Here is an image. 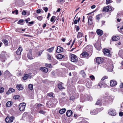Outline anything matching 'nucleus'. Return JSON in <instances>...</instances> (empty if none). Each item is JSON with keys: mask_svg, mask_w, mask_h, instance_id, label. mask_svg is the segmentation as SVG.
Instances as JSON below:
<instances>
[{"mask_svg": "<svg viewBox=\"0 0 123 123\" xmlns=\"http://www.w3.org/2000/svg\"><path fill=\"white\" fill-rule=\"evenodd\" d=\"M70 57L72 62H77V57L75 55L71 54L70 55Z\"/></svg>", "mask_w": 123, "mask_h": 123, "instance_id": "nucleus-1", "label": "nucleus"}, {"mask_svg": "<svg viewBox=\"0 0 123 123\" xmlns=\"http://www.w3.org/2000/svg\"><path fill=\"white\" fill-rule=\"evenodd\" d=\"M108 78V77L107 76H104L101 79L100 82L98 83V86L99 87H98V88H100L102 87L103 86L104 84L103 82V81L105 79H107Z\"/></svg>", "mask_w": 123, "mask_h": 123, "instance_id": "nucleus-2", "label": "nucleus"}, {"mask_svg": "<svg viewBox=\"0 0 123 123\" xmlns=\"http://www.w3.org/2000/svg\"><path fill=\"white\" fill-rule=\"evenodd\" d=\"M26 104L24 103H20L19 105V110L22 111L25 110Z\"/></svg>", "mask_w": 123, "mask_h": 123, "instance_id": "nucleus-3", "label": "nucleus"}, {"mask_svg": "<svg viewBox=\"0 0 123 123\" xmlns=\"http://www.w3.org/2000/svg\"><path fill=\"white\" fill-rule=\"evenodd\" d=\"M14 118V117L12 116L10 117H7L6 118L5 120L6 123H11L13 122Z\"/></svg>", "mask_w": 123, "mask_h": 123, "instance_id": "nucleus-4", "label": "nucleus"}, {"mask_svg": "<svg viewBox=\"0 0 123 123\" xmlns=\"http://www.w3.org/2000/svg\"><path fill=\"white\" fill-rule=\"evenodd\" d=\"M103 52L105 56H110L111 54L110 51L107 49H104Z\"/></svg>", "mask_w": 123, "mask_h": 123, "instance_id": "nucleus-5", "label": "nucleus"}, {"mask_svg": "<svg viewBox=\"0 0 123 123\" xmlns=\"http://www.w3.org/2000/svg\"><path fill=\"white\" fill-rule=\"evenodd\" d=\"M103 61V59L101 57H97L96 59V63L98 64L101 63Z\"/></svg>", "mask_w": 123, "mask_h": 123, "instance_id": "nucleus-6", "label": "nucleus"}, {"mask_svg": "<svg viewBox=\"0 0 123 123\" xmlns=\"http://www.w3.org/2000/svg\"><path fill=\"white\" fill-rule=\"evenodd\" d=\"M6 53V52L2 51L0 55V56L2 59H1V61L3 62H4L5 61V54Z\"/></svg>", "mask_w": 123, "mask_h": 123, "instance_id": "nucleus-7", "label": "nucleus"}, {"mask_svg": "<svg viewBox=\"0 0 123 123\" xmlns=\"http://www.w3.org/2000/svg\"><path fill=\"white\" fill-rule=\"evenodd\" d=\"M109 114L111 116H114L116 115V111L114 109H110L108 111Z\"/></svg>", "mask_w": 123, "mask_h": 123, "instance_id": "nucleus-8", "label": "nucleus"}, {"mask_svg": "<svg viewBox=\"0 0 123 123\" xmlns=\"http://www.w3.org/2000/svg\"><path fill=\"white\" fill-rule=\"evenodd\" d=\"M27 57L28 59L31 60L33 59V58L32 54V51L31 49L29 51V52L27 54Z\"/></svg>", "mask_w": 123, "mask_h": 123, "instance_id": "nucleus-9", "label": "nucleus"}, {"mask_svg": "<svg viewBox=\"0 0 123 123\" xmlns=\"http://www.w3.org/2000/svg\"><path fill=\"white\" fill-rule=\"evenodd\" d=\"M111 7L107 6L106 7H104L103 8L102 11L103 12H108L111 11Z\"/></svg>", "mask_w": 123, "mask_h": 123, "instance_id": "nucleus-10", "label": "nucleus"}, {"mask_svg": "<svg viewBox=\"0 0 123 123\" xmlns=\"http://www.w3.org/2000/svg\"><path fill=\"white\" fill-rule=\"evenodd\" d=\"M88 18V24L89 25H91L92 24V16H90L87 17Z\"/></svg>", "mask_w": 123, "mask_h": 123, "instance_id": "nucleus-11", "label": "nucleus"}, {"mask_svg": "<svg viewBox=\"0 0 123 123\" xmlns=\"http://www.w3.org/2000/svg\"><path fill=\"white\" fill-rule=\"evenodd\" d=\"M84 97L85 98L84 99L86 101L91 100L92 99V98L90 96H88L86 94L84 95Z\"/></svg>", "mask_w": 123, "mask_h": 123, "instance_id": "nucleus-12", "label": "nucleus"}, {"mask_svg": "<svg viewBox=\"0 0 123 123\" xmlns=\"http://www.w3.org/2000/svg\"><path fill=\"white\" fill-rule=\"evenodd\" d=\"M110 84L111 86H113L116 85L117 84V83L114 80H112L110 81Z\"/></svg>", "mask_w": 123, "mask_h": 123, "instance_id": "nucleus-13", "label": "nucleus"}, {"mask_svg": "<svg viewBox=\"0 0 123 123\" xmlns=\"http://www.w3.org/2000/svg\"><path fill=\"white\" fill-rule=\"evenodd\" d=\"M63 84L61 82H60L58 84V88L60 90L64 89V88L62 86Z\"/></svg>", "mask_w": 123, "mask_h": 123, "instance_id": "nucleus-14", "label": "nucleus"}, {"mask_svg": "<svg viewBox=\"0 0 123 123\" xmlns=\"http://www.w3.org/2000/svg\"><path fill=\"white\" fill-rule=\"evenodd\" d=\"M16 88L19 91L22 90H23L24 89V88L22 86V85L21 84H17L16 86Z\"/></svg>", "mask_w": 123, "mask_h": 123, "instance_id": "nucleus-15", "label": "nucleus"}, {"mask_svg": "<svg viewBox=\"0 0 123 123\" xmlns=\"http://www.w3.org/2000/svg\"><path fill=\"white\" fill-rule=\"evenodd\" d=\"M96 32L98 35L101 36L103 34V31L100 29H97Z\"/></svg>", "mask_w": 123, "mask_h": 123, "instance_id": "nucleus-16", "label": "nucleus"}, {"mask_svg": "<svg viewBox=\"0 0 123 123\" xmlns=\"http://www.w3.org/2000/svg\"><path fill=\"white\" fill-rule=\"evenodd\" d=\"M15 91V90L14 89L12 88H10L8 91L6 92V94H9L10 93L14 92Z\"/></svg>", "mask_w": 123, "mask_h": 123, "instance_id": "nucleus-17", "label": "nucleus"}, {"mask_svg": "<svg viewBox=\"0 0 123 123\" xmlns=\"http://www.w3.org/2000/svg\"><path fill=\"white\" fill-rule=\"evenodd\" d=\"M40 69V70L45 73H47L48 71V68L45 67H41Z\"/></svg>", "mask_w": 123, "mask_h": 123, "instance_id": "nucleus-18", "label": "nucleus"}, {"mask_svg": "<svg viewBox=\"0 0 123 123\" xmlns=\"http://www.w3.org/2000/svg\"><path fill=\"white\" fill-rule=\"evenodd\" d=\"M63 51V49L60 46H58L57 47L56 52L57 53H59L62 52Z\"/></svg>", "mask_w": 123, "mask_h": 123, "instance_id": "nucleus-19", "label": "nucleus"}, {"mask_svg": "<svg viewBox=\"0 0 123 123\" xmlns=\"http://www.w3.org/2000/svg\"><path fill=\"white\" fill-rule=\"evenodd\" d=\"M22 50V48L19 47L16 52V54L18 55H20L21 54V52Z\"/></svg>", "mask_w": 123, "mask_h": 123, "instance_id": "nucleus-20", "label": "nucleus"}, {"mask_svg": "<svg viewBox=\"0 0 123 123\" xmlns=\"http://www.w3.org/2000/svg\"><path fill=\"white\" fill-rule=\"evenodd\" d=\"M72 111L71 110H69L67 111L66 115L68 117H69L72 115Z\"/></svg>", "mask_w": 123, "mask_h": 123, "instance_id": "nucleus-21", "label": "nucleus"}, {"mask_svg": "<svg viewBox=\"0 0 123 123\" xmlns=\"http://www.w3.org/2000/svg\"><path fill=\"white\" fill-rule=\"evenodd\" d=\"M81 55L84 57H87L89 56L88 53L86 52L81 54Z\"/></svg>", "mask_w": 123, "mask_h": 123, "instance_id": "nucleus-22", "label": "nucleus"}, {"mask_svg": "<svg viewBox=\"0 0 123 123\" xmlns=\"http://www.w3.org/2000/svg\"><path fill=\"white\" fill-rule=\"evenodd\" d=\"M64 57V55H62L60 54H58L56 56L57 58L58 59H61Z\"/></svg>", "mask_w": 123, "mask_h": 123, "instance_id": "nucleus-23", "label": "nucleus"}, {"mask_svg": "<svg viewBox=\"0 0 123 123\" xmlns=\"http://www.w3.org/2000/svg\"><path fill=\"white\" fill-rule=\"evenodd\" d=\"M90 113L92 115H95L97 114L98 113V112L96 109L91 111Z\"/></svg>", "mask_w": 123, "mask_h": 123, "instance_id": "nucleus-24", "label": "nucleus"}, {"mask_svg": "<svg viewBox=\"0 0 123 123\" xmlns=\"http://www.w3.org/2000/svg\"><path fill=\"white\" fill-rule=\"evenodd\" d=\"M5 75L6 76H10L11 75L10 73L8 71L6 70L4 73Z\"/></svg>", "mask_w": 123, "mask_h": 123, "instance_id": "nucleus-25", "label": "nucleus"}, {"mask_svg": "<svg viewBox=\"0 0 123 123\" xmlns=\"http://www.w3.org/2000/svg\"><path fill=\"white\" fill-rule=\"evenodd\" d=\"M120 37L118 36H116L113 37L112 38V39L113 41H117L119 39Z\"/></svg>", "mask_w": 123, "mask_h": 123, "instance_id": "nucleus-26", "label": "nucleus"}, {"mask_svg": "<svg viewBox=\"0 0 123 123\" xmlns=\"http://www.w3.org/2000/svg\"><path fill=\"white\" fill-rule=\"evenodd\" d=\"M118 55L121 57H122L123 56V50H120L118 53Z\"/></svg>", "mask_w": 123, "mask_h": 123, "instance_id": "nucleus-27", "label": "nucleus"}, {"mask_svg": "<svg viewBox=\"0 0 123 123\" xmlns=\"http://www.w3.org/2000/svg\"><path fill=\"white\" fill-rule=\"evenodd\" d=\"M86 86L87 87L90 88L91 87L92 83L91 82H87L86 84Z\"/></svg>", "mask_w": 123, "mask_h": 123, "instance_id": "nucleus-28", "label": "nucleus"}, {"mask_svg": "<svg viewBox=\"0 0 123 123\" xmlns=\"http://www.w3.org/2000/svg\"><path fill=\"white\" fill-rule=\"evenodd\" d=\"M29 75L28 74H25L23 77L22 78L24 80H26L29 77Z\"/></svg>", "mask_w": 123, "mask_h": 123, "instance_id": "nucleus-29", "label": "nucleus"}, {"mask_svg": "<svg viewBox=\"0 0 123 123\" xmlns=\"http://www.w3.org/2000/svg\"><path fill=\"white\" fill-rule=\"evenodd\" d=\"M66 110L65 109H62L60 110L59 111V113L61 114H62L65 113Z\"/></svg>", "mask_w": 123, "mask_h": 123, "instance_id": "nucleus-30", "label": "nucleus"}, {"mask_svg": "<svg viewBox=\"0 0 123 123\" xmlns=\"http://www.w3.org/2000/svg\"><path fill=\"white\" fill-rule=\"evenodd\" d=\"M50 102H47V104L49 108H51L53 106V104L52 103H51Z\"/></svg>", "mask_w": 123, "mask_h": 123, "instance_id": "nucleus-31", "label": "nucleus"}, {"mask_svg": "<svg viewBox=\"0 0 123 123\" xmlns=\"http://www.w3.org/2000/svg\"><path fill=\"white\" fill-rule=\"evenodd\" d=\"M83 33L79 32L78 33L77 37V38H80L83 36Z\"/></svg>", "mask_w": 123, "mask_h": 123, "instance_id": "nucleus-32", "label": "nucleus"}, {"mask_svg": "<svg viewBox=\"0 0 123 123\" xmlns=\"http://www.w3.org/2000/svg\"><path fill=\"white\" fill-rule=\"evenodd\" d=\"M12 102L10 101H8L6 103V105L7 107H10L12 105Z\"/></svg>", "mask_w": 123, "mask_h": 123, "instance_id": "nucleus-33", "label": "nucleus"}, {"mask_svg": "<svg viewBox=\"0 0 123 123\" xmlns=\"http://www.w3.org/2000/svg\"><path fill=\"white\" fill-rule=\"evenodd\" d=\"M80 74L82 75L83 77H85L86 74L83 70H82L80 72Z\"/></svg>", "mask_w": 123, "mask_h": 123, "instance_id": "nucleus-34", "label": "nucleus"}, {"mask_svg": "<svg viewBox=\"0 0 123 123\" xmlns=\"http://www.w3.org/2000/svg\"><path fill=\"white\" fill-rule=\"evenodd\" d=\"M2 41L5 44V46H7L8 44V42L7 40L5 39H4L2 40Z\"/></svg>", "mask_w": 123, "mask_h": 123, "instance_id": "nucleus-35", "label": "nucleus"}, {"mask_svg": "<svg viewBox=\"0 0 123 123\" xmlns=\"http://www.w3.org/2000/svg\"><path fill=\"white\" fill-rule=\"evenodd\" d=\"M77 109L80 111H81L83 108V106L80 105H78L77 106Z\"/></svg>", "mask_w": 123, "mask_h": 123, "instance_id": "nucleus-36", "label": "nucleus"}, {"mask_svg": "<svg viewBox=\"0 0 123 123\" xmlns=\"http://www.w3.org/2000/svg\"><path fill=\"white\" fill-rule=\"evenodd\" d=\"M102 15L101 14H99L96 16V19L99 21Z\"/></svg>", "mask_w": 123, "mask_h": 123, "instance_id": "nucleus-37", "label": "nucleus"}, {"mask_svg": "<svg viewBox=\"0 0 123 123\" xmlns=\"http://www.w3.org/2000/svg\"><path fill=\"white\" fill-rule=\"evenodd\" d=\"M28 88L31 90H32L33 89V85L31 84H29L28 85Z\"/></svg>", "mask_w": 123, "mask_h": 123, "instance_id": "nucleus-38", "label": "nucleus"}, {"mask_svg": "<svg viewBox=\"0 0 123 123\" xmlns=\"http://www.w3.org/2000/svg\"><path fill=\"white\" fill-rule=\"evenodd\" d=\"M54 47H52L49 48L48 49H47V50L49 52H51L53 51V50L54 49Z\"/></svg>", "mask_w": 123, "mask_h": 123, "instance_id": "nucleus-39", "label": "nucleus"}, {"mask_svg": "<svg viewBox=\"0 0 123 123\" xmlns=\"http://www.w3.org/2000/svg\"><path fill=\"white\" fill-rule=\"evenodd\" d=\"M44 50H42L38 52L37 53V55L38 56H40L42 53V52Z\"/></svg>", "mask_w": 123, "mask_h": 123, "instance_id": "nucleus-40", "label": "nucleus"}, {"mask_svg": "<svg viewBox=\"0 0 123 123\" xmlns=\"http://www.w3.org/2000/svg\"><path fill=\"white\" fill-rule=\"evenodd\" d=\"M42 105L40 104L37 103L35 105V106L37 108L42 106Z\"/></svg>", "mask_w": 123, "mask_h": 123, "instance_id": "nucleus-41", "label": "nucleus"}, {"mask_svg": "<svg viewBox=\"0 0 123 123\" xmlns=\"http://www.w3.org/2000/svg\"><path fill=\"white\" fill-rule=\"evenodd\" d=\"M38 112L41 114H44L45 113V112L42 110H40V111H38V110L37 111Z\"/></svg>", "mask_w": 123, "mask_h": 123, "instance_id": "nucleus-42", "label": "nucleus"}, {"mask_svg": "<svg viewBox=\"0 0 123 123\" xmlns=\"http://www.w3.org/2000/svg\"><path fill=\"white\" fill-rule=\"evenodd\" d=\"M4 88L1 87H0V93H2L4 92Z\"/></svg>", "mask_w": 123, "mask_h": 123, "instance_id": "nucleus-43", "label": "nucleus"}, {"mask_svg": "<svg viewBox=\"0 0 123 123\" xmlns=\"http://www.w3.org/2000/svg\"><path fill=\"white\" fill-rule=\"evenodd\" d=\"M103 108H98L96 109L98 112H99L103 110Z\"/></svg>", "mask_w": 123, "mask_h": 123, "instance_id": "nucleus-44", "label": "nucleus"}, {"mask_svg": "<svg viewBox=\"0 0 123 123\" xmlns=\"http://www.w3.org/2000/svg\"><path fill=\"white\" fill-rule=\"evenodd\" d=\"M56 17L55 16H53L50 19V21L51 22H52L55 19V18Z\"/></svg>", "mask_w": 123, "mask_h": 123, "instance_id": "nucleus-45", "label": "nucleus"}, {"mask_svg": "<svg viewBox=\"0 0 123 123\" xmlns=\"http://www.w3.org/2000/svg\"><path fill=\"white\" fill-rule=\"evenodd\" d=\"M101 101L100 100H98L97 101L96 104V105H100L101 103Z\"/></svg>", "mask_w": 123, "mask_h": 123, "instance_id": "nucleus-46", "label": "nucleus"}, {"mask_svg": "<svg viewBox=\"0 0 123 123\" xmlns=\"http://www.w3.org/2000/svg\"><path fill=\"white\" fill-rule=\"evenodd\" d=\"M75 99V98L74 96H72L70 97V100L73 101Z\"/></svg>", "mask_w": 123, "mask_h": 123, "instance_id": "nucleus-47", "label": "nucleus"}, {"mask_svg": "<svg viewBox=\"0 0 123 123\" xmlns=\"http://www.w3.org/2000/svg\"><path fill=\"white\" fill-rule=\"evenodd\" d=\"M19 95H15L14 96V98L15 99H18L19 98Z\"/></svg>", "mask_w": 123, "mask_h": 123, "instance_id": "nucleus-48", "label": "nucleus"}, {"mask_svg": "<svg viewBox=\"0 0 123 123\" xmlns=\"http://www.w3.org/2000/svg\"><path fill=\"white\" fill-rule=\"evenodd\" d=\"M18 12L17 10H15L14 11H13L12 12V13L13 14H14L15 13L16 14H17L18 13Z\"/></svg>", "mask_w": 123, "mask_h": 123, "instance_id": "nucleus-49", "label": "nucleus"}, {"mask_svg": "<svg viewBox=\"0 0 123 123\" xmlns=\"http://www.w3.org/2000/svg\"><path fill=\"white\" fill-rule=\"evenodd\" d=\"M37 19L39 21H41L42 20L43 17L41 16L37 17Z\"/></svg>", "mask_w": 123, "mask_h": 123, "instance_id": "nucleus-50", "label": "nucleus"}, {"mask_svg": "<svg viewBox=\"0 0 123 123\" xmlns=\"http://www.w3.org/2000/svg\"><path fill=\"white\" fill-rule=\"evenodd\" d=\"M43 9L46 12H47L48 11V8L47 7H43Z\"/></svg>", "mask_w": 123, "mask_h": 123, "instance_id": "nucleus-51", "label": "nucleus"}, {"mask_svg": "<svg viewBox=\"0 0 123 123\" xmlns=\"http://www.w3.org/2000/svg\"><path fill=\"white\" fill-rule=\"evenodd\" d=\"M47 58L49 60H50L51 59V56L49 54H47Z\"/></svg>", "mask_w": 123, "mask_h": 123, "instance_id": "nucleus-52", "label": "nucleus"}, {"mask_svg": "<svg viewBox=\"0 0 123 123\" xmlns=\"http://www.w3.org/2000/svg\"><path fill=\"white\" fill-rule=\"evenodd\" d=\"M120 110L121 111H123V103L121 104Z\"/></svg>", "mask_w": 123, "mask_h": 123, "instance_id": "nucleus-53", "label": "nucleus"}, {"mask_svg": "<svg viewBox=\"0 0 123 123\" xmlns=\"http://www.w3.org/2000/svg\"><path fill=\"white\" fill-rule=\"evenodd\" d=\"M79 123H88L87 121L85 120H83L82 121L80 122Z\"/></svg>", "mask_w": 123, "mask_h": 123, "instance_id": "nucleus-54", "label": "nucleus"}, {"mask_svg": "<svg viewBox=\"0 0 123 123\" xmlns=\"http://www.w3.org/2000/svg\"><path fill=\"white\" fill-rule=\"evenodd\" d=\"M90 78L92 80L95 79V77L93 75H91L90 76Z\"/></svg>", "mask_w": 123, "mask_h": 123, "instance_id": "nucleus-55", "label": "nucleus"}, {"mask_svg": "<svg viewBox=\"0 0 123 123\" xmlns=\"http://www.w3.org/2000/svg\"><path fill=\"white\" fill-rule=\"evenodd\" d=\"M53 93L52 92L49 93L48 94V96L50 97L53 96Z\"/></svg>", "mask_w": 123, "mask_h": 123, "instance_id": "nucleus-56", "label": "nucleus"}, {"mask_svg": "<svg viewBox=\"0 0 123 123\" xmlns=\"http://www.w3.org/2000/svg\"><path fill=\"white\" fill-rule=\"evenodd\" d=\"M111 2V1L110 0H106V3L107 4H108Z\"/></svg>", "mask_w": 123, "mask_h": 123, "instance_id": "nucleus-57", "label": "nucleus"}, {"mask_svg": "<svg viewBox=\"0 0 123 123\" xmlns=\"http://www.w3.org/2000/svg\"><path fill=\"white\" fill-rule=\"evenodd\" d=\"M22 15H25L26 14V12L25 10H23L22 12Z\"/></svg>", "mask_w": 123, "mask_h": 123, "instance_id": "nucleus-58", "label": "nucleus"}, {"mask_svg": "<svg viewBox=\"0 0 123 123\" xmlns=\"http://www.w3.org/2000/svg\"><path fill=\"white\" fill-rule=\"evenodd\" d=\"M24 21V20L23 19H20L19 20V21L18 22V24H19V23H22Z\"/></svg>", "mask_w": 123, "mask_h": 123, "instance_id": "nucleus-59", "label": "nucleus"}, {"mask_svg": "<svg viewBox=\"0 0 123 123\" xmlns=\"http://www.w3.org/2000/svg\"><path fill=\"white\" fill-rule=\"evenodd\" d=\"M78 22V21L76 19L75 20H74V24H76L77 23V22Z\"/></svg>", "mask_w": 123, "mask_h": 123, "instance_id": "nucleus-60", "label": "nucleus"}, {"mask_svg": "<svg viewBox=\"0 0 123 123\" xmlns=\"http://www.w3.org/2000/svg\"><path fill=\"white\" fill-rule=\"evenodd\" d=\"M119 114L120 116L122 117L123 115V112H120L119 113Z\"/></svg>", "mask_w": 123, "mask_h": 123, "instance_id": "nucleus-61", "label": "nucleus"}, {"mask_svg": "<svg viewBox=\"0 0 123 123\" xmlns=\"http://www.w3.org/2000/svg\"><path fill=\"white\" fill-rule=\"evenodd\" d=\"M45 65L46 67H50L51 66V64H46Z\"/></svg>", "mask_w": 123, "mask_h": 123, "instance_id": "nucleus-62", "label": "nucleus"}, {"mask_svg": "<svg viewBox=\"0 0 123 123\" xmlns=\"http://www.w3.org/2000/svg\"><path fill=\"white\" fill-rule=\"evenodd\" d=\"M64 0H58L57 1L58 3L61 2H63L64 1Z\"/></svg>", "mask_w": 123, "mask_h": 123, "instance_id": "nucleus-63", "label": "nucleus"}, {"mask_svg": "<svg viewBox=\"0 0 123 123\" xmlns=\"http://www.w3.org/2000/svg\"><path fill=\"white\" fill-rule=\"evenodd\" d=\"M80 29L79 27V26H77L76 28V31H78Z\"/></svg>", "mask_w": 123, "mask_h": 123, "instance_id": "nucleus-64", "label": "nucleus"}]
</instances>
